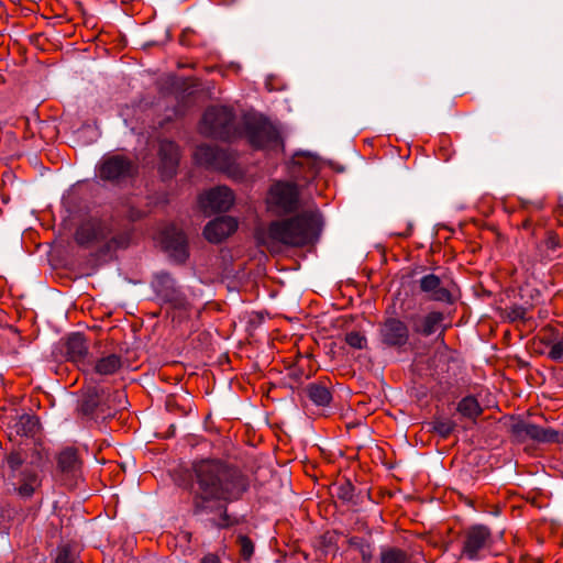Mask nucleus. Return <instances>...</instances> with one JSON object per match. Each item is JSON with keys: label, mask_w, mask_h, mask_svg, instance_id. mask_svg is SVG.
<instances>
[{"label": "nucleus", "mask_w": 563, "mask_h": 563, "mask_svg": "<svg viewBox=\"0 0 563 563\" xmlns=\"http://www.w3.org/2000/svg\"><path fill=\"white\" fill-rule=\"evenodd\" d=\"M234 195L225 186H219L210 189L200 197V205L205 210L227 211L233 205Z\"/></svg>", "instance_id": "nucleus-13"}, {"label": "nucleus", "mask_w": 563, "mask_h": 563, "mask_svg": "<svg viewBox=\"0 0 563 563\" xmlns=\"http://www.w3.org/2000/svg\"><path fill=\"white\" fill-rule=\"evenodd\" d=\"M200 563H220L218 556L213 554L206 555Z\"/></svg>", "instance_id": "nucleus-33"}, {"label": "nucleus", "mask_w": 563, "mask_h": 563, "mask_svg": "<svg viewBox=\"0 0 563 563\" xmlns=\"http://www.w3.org/2000/svg\"><path fill=\"white\" fill-rule=\"evenodd\" d=\"M431 424L432 430L442 438H448L455 428V422L448 418H435Z\"/></svg>", "instance_id": "nucleus-27"}, {"label": "nucleus", "mask_w": 563, "mask_h": 563, "mask_svg": "<svg viewBox=\"0 0 563 563\" xmlns=\"http://www.w3.org/2000/svg\"><path fill=\"white\" fill-rule=\"evenodd\" d=\"M7 462H8V465L9 467L13 471V472H16L19 471L23 464L25 463V454L21 451H14V452H11L8 456H7Z\"/></svg>", "instance_id": "nucleus-29"}, {"label": "nucleus", "mask_w": 563, "mask_h": 563, "mask_svg": "<svg viewBox=\"0 0 563 563\" xmlns=\"http://www.w3.org/2000/svg\"><path fill=\"white\" fill-rule=\"evenodd\" d=\"M443 313L439 311H432L423 317H412L410 319L412 330L418 334L429 336L438 331L443 321Z\"/></svg>", "instance_id": "nucleus-20"}, {"label": "nucleus", "mask_w": 563, "mask_h": 563, "mask_svg": "<svg viewBox=\"0 0 563 563\" xmlns=\"http://www.w3.org/2000/svg\"><path fill=\"white\" fill-rule=\"evenodd\" d=\"M379 563H411V555L400 548L385 545L380 548Z\"/></svg>", "instance_id": "nucleus-23"}, {"label": "nucleus", "mask_w": 563, "mask_h": 563, "mask_svg": "<svg viewBox=\"0 0 563 563\" xmlns=\"http://www.w3.org/2000/svg\"><path fill=\"white\" fill-rule=\"evenodd\" d=\"M516 432L538 443H563V431L552 428H543L534 423H520L516 426Z\"/></svg>", "instance_id": "nucleus-14"}, {"label": "nucleus", "mask_w": 563, "mask_h": 563, "mask_svg": "<svg viewBox=\"0 0 563 563\" xmlns=\"http://www.w3.org/2000/svg\"><path fill=\"white\" fill-rule=\"evenodd\" d=\"M152 287L159 300L170 303L174 307H180L184 303L180 291L176 287L174 278L167 273L156 274Z\"/></svg>", "instance_id": "nucleus-12"}, {"label": "nucleus", "mask_w": 563, "mask_h": 563, "mask_svg": "<svg viewBox=\"0 0 563 563\" xmlns=\"http://www.w3.org/2000/svg\"><path fill=\"white\" fill-rule=\"evenodd\" d=\"M267 210L274 216H285L299 209V190L291 183H276L266 198Z\"/></svg>", "instance_id": "nucleus-3"}, {"label": "nucleus", "mask_w": 563, "mask_h": 563, "mask_svg": "<svg viewBox=\"0 0 563 563\" xmlns=\"http://www.w3.org/2000/svg\"><path fill=\"white\" fill-rule=\"evenodd\" d=\"M41 485V479L37 472L33 468L25 467L20 473L18 494L23 498H30L37 487Z\"/></svg>", "instance_id": "nucleus-21"}, {"label": "nucleus", "mask_w": 563, "mask_h": 563, "mask_svg": "<svg viewBox=\"0 0 563 563\" xmlns=\"http://www.w3.org/2000/svg\"><path fill=\"white\" fill-rule=\"evenodd\" d=\"M197 488L195 492L196 512H219L214 523L220 528L232 523L227 505L236 501L250 488V478L239 467L219 460H201L192 466Z\"/></svg>", "instance_id": "nucleus-1"}, {"label": "nucleus", "mask_w": 563, "mask_h": 563, "mask_svg": "<svg viewBox=\"0 0 563 563\" xmlns=\"http://www.w3.org/2000/svg\"><path fill=\"white\" fill-rule=\"evenodd\" d=\"M246 135L250 144L260 150L279 152L283 141L277 129L267 121H255L247 124Z\"/></svg>", "instance_id": "nucleus-5"}, {"label": "nucleus", "mask_w": 563, "mask_h": 563, "mask_svg": "<svg viewBox=\"0 0 563 563\" xmlns=\"http://www.w3.org/2000/svg\"><path fill=\"white\" fill-rule=\"evenodd\" d=\"M161 242L177 262H184L188 257L187 239L177 227H166L161 233Z\"/></svg>", "instance_id": "nucleus-10"}, {"label": "nucleus", "mask_w": 563, "mask_h": 563, "mask_svg": "<svg viewBox=\"0 0 563 563\" xmlns=\"http://www.w3.org/2000/svg\"><path fill=\"white\" fill-rule=\"evenodd\" d=\"M345 342L349 346L357 350H363L367 346L366 336L358 331H351L345 334Z\"/></svg>", "instance_id": "nucleus-28"}, {"label": "nucleus", "mask_w": 563, "mask_h": 563, "mask_svg": "<svg viewBox=\"0 0 563 563\" xmlns=\"http://www.w3.org/2000/svg\"><path fill=\"white\" fill-rule=\"evenodd\" d=\"M419 289L429 300L452 303L454 296L450 288L451 283L441 279L439 276L430 273L423 275L419 280Z\"/></svg>", "instance_id": "nucleus-8"}, {"label": "nucleus", "mask_w": 563, "mask_h": 563, "mask_svg": "<svg viewBox=\"0 0 563 563\" xmlns=\"http://www.w3.org/2000/svg\"><path fill=\"white\" fill-rule=\"evenodd\" d=\"M65 354L68 361L75 363L78 367L85 368L87 363L88 345L82 334H70L65 343Z\"/></svg>", "instance_id": "nucleus-17"}, {"label": "nucleus", "mask_w": 563, "mask_h": 563, "mask_svg": "<svg viewBox=\"0 0 563 563\" xmlns=\"http://www.w3.org/2000/svg\"><path fill=\"white\" fill-rule=\"evenodd\" d=\"M238 541H239V545H240L241 555L245 560H249L254 552V545H253L252 541L245 536H240Z\"/></svg>", "instance_id": "nucleus-30"}, {"label": "nucleus", "mask_w": 563, "mask_h": 563, "mask_svg": "<svg viewBox=\"0 0 563 563\" xmlns=\"http://www.w3.org/2000/svg\"><path fill=\"white\" fill-rule=\"evenodd\" d=\"M457 411L463 417L475 420L483 412V409L475 397L466 396L460 400Z\"/></svg>", "instance_id": "nucleus-25"}, {"label": "nucleus", "mask_w": 563, "mask_h": 563, "mask_svg": "<svg viewBox=\"0 0 563 563\" xmlns=\"http://www.w3.org/2000/svg\"><path fill=\"white\" fill-rule=\"evenodd\" d=\"M238 228V222L232 217H219L210 221L203 230L205 238L211 243H219L231 235Z\"/></svg>", "instance_id": "nucleus-16"}, {"label": "nucleus", "mask_w": 563, "mask_h": 563, "mask_svg": "<svg viewBox=\"0 0 563 563\" xmlns=\"http://www.w3.org/2000/svg\"><path fill=\"white\" fill-rule=\"evenodd\" d=\"M492 543L490 530L483 525H475L465 531L462 554L468 560H478L483 551Z\"/></svg>", "instance_id": "nucleus-7"}, {"label": "nucleus", "mask_w": 563, "mask_h": 563, "mask_svg": "<svg viewBox=\"0 0 563 563\" xmlns=\"http://www.w3.org/2000/svg\"><path fill=\"white\" fill-rule=\"evenodd\" d=\"M142 217H143V213L141 211H135L134 209H131L130 212H129V218L132 221L141 219Z\"/></svg>", "instance_id": "nucleus-34"}, {"label": "nucleus", "mask_w": 563, "mask_h": 563, "mask_svg": "<svg viewBox=\"0 0 563 563\" xmlns=\"http://www.w3.org/2000/svg\"><path fill=\"white\" fill-rule=\"evenodd\" d=\"M56 477L63 485L73 488L82 477V461L74 448H65L56 457Z\"/></svg>", "instance_id": "nucleus-6"}, {"label": "nucleus", "mask_w": 563, "mask_h": 563, "mask_svg": "<svg viewBox=\"0 0 563 563\" xmlns=\"http://www.w3.org/2000/svg\"><path fill=\"white\" fill-rule=\"evenodd\" d=\"M379 336L382 343L386 346L401 347L409 340V329L404 321L388 318L380 324Z\"/></svg>", "instance_id": "nucleus-9"}, {"label": "nucleus", "mask_w": 563, "mask_h": 563, "mask_svg": "<svg viewBox=\"0 0 563 563\" xmlns=\"http://www.w3.org/2000/svg\"><path fill=\"white\" fill-rule=\"evenodd\" d=\"M349 544L360 552L363 563H375L374 550L368 541L360 537H352L349 539Z\"/></svg>", "instance_id": "nucleus-26"}, {"label": "nucleus", "mask_w": 563, "mask_h": 563, "mask_svg": "<svg viewBox=\"0 0 563 563\" xmlns=\"http://www.w3.org/2000/svg\"><path fill=\"white\" fill-rule=\"evenodd\" d=\"M234 114L227 107H211L202 118L200 131L207 136L228 140L231 135V126Z\"/></svg>", "instance_id": "nucleus-4"}, {"label": "nucleus", "mask_w": 563, "mask_h": 563, "mask_svg": "<svg viewBox=\"0 0 563 563\" xmlns=\"http://www.w3.org/2000/svg\"><path fill=\"white\" fill-rule=\"evenodd\" d=\"M108 228L100 220L84 222L76 231L75 240L81 246L93 245L108 236Z\"/></svg>", "instance_id": "nucleus-15"}, {"label": "nucleus", "mask_w": 563, "mask_h": 563, "mask_svg": "<svg viewBox=\"0 0 563 563\" xmlns=\"http://www.w3.org/2000/svg\"><path fill=\"white\" fill-rule=\"evenodd\" d=\"M549 357L556 362L563 361V336L551 345Z\"/></svg>", "instance_id": "nucleus-32"}, {"label": "nucleus", "mask_w": 563, "mask_h": 563, "mask_svg": "<svg viewBox=\"0 0 563 563\" xmlns=\"http://www.w3.org/2000/svg\"><path fill=\"white\" fill-rule=\"evenodd\" d=\"M195 159L212 168H224L228 165V155L223 150L205 144L196 148Z\"/></svg>", "instance_id": "nucleus-18"}, {"label": "nucleus", "mask_w": 563, "mask_h": 563, "mask_svg": "<svg viewBox=\"0 0 563 563\" xmlns=\"http://www.w3.org/2000/svg\"><path fill=\"white\" fill-rule=\"evenodd\" d=\"M321 214L318 210H305L295 217L272 221L256 231L260 244L271 252L285 246H303L311 243L321 231Z\"/></svg>", "instance_id": "nucleus-2"}, {"label": "nucleus", "mask_w": 563, "mask_h": 563, "mask_svg": "<svg viewBox=\"0 0 563 563\" xmlns=\"http://www.w3.org/2000/svg\"><path fill=\"white\" fill-rule=\"evenodd\" d=\"M98 395L95 396H88L81 405L82 412L85 415H95L96 411H98L99 404H98Z\"/></svg>", "instance_id": "nucleus-31"}, {"label": "nucleus", "mask_w": 563, "mask_h": 563, "mask_svg": "<svg viewBox=\"0 0 563 563\" xmlns=\"http://www.w3.org/2000/svg\"><path fill=\"white\" fill-rule=\"evenodd\" d=\"M133 163L122 155H113L102 161L99 175L102 179L119 180L132 176Z\"/></svg>", "instance_id": "nucleus-11"}, {"label": "nucleus", "mask_w": 563, "mask_h": 563, "mask_svg": "<svg viewBox=\"0 0 563 563\" xmlns=\"http://www.w3.org/2000/svg\"><path fill=\"white\" fill-rule=\"evenodd\" d=\"M161 170L164 177H172L176 170L179 161L178 146L164 140L159 143Z\"/></svg>", "instance_id": "nucleus-19"}, {"label": "nucleus", "mask_w": 563, "mask_h": 563, "mask_svg": "<svg viewBox=\"0 0 563 563\" xmlns=\"http://www.w3.org/2000/svg\"><path fill=\"white\" fill-rule=\"evenodd\" d=\"M306 391L308 398L317 406H328L332 399L330 390L320 384H310Z\"/></svg>", "instance_id": "nucleus-24"}, {"label": "nucleus", "mask_w": 563, "mask_h": 563, "mask_svg": "<svg viewBox=\"0 0 563 563\" xmlns=\"http://www.w3.org/2000/svg\"><path fill=\"white\" fill-rule=\"evenodd\" d=\"M122 360L117 354H108L95 363L93 371L101 376L113 375L122 367Z\"/></svg>", "instance_id": "nucleus-22"}]
</instances>
